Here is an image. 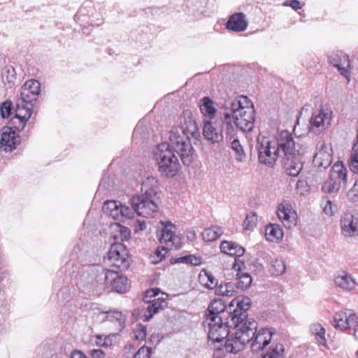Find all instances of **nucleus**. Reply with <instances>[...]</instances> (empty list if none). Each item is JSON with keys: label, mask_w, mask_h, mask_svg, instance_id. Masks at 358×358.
I'll return each mask as SVG.
<instances>
[{"label": "nucleus", "mask_w": 358, "mask_h": 358, "mask_svg": "<svg viewBox=\"0 0 358 358\" xmlns=\"http://www.w3.org/2000/svg\"><path fill=\"white\" fill-rule=\"evenodd\" d=\"M251 299L245 296H238L235 297L229 303V310L231 311L233 310V314H241L242 313H245V315L246 310H248L251 305ZM248 315H246V319L243 321V322L248 320Z\"/></svg>", "instance_id": "bb28decb"}, {"label": "nucleus", "mask_w": 358, "mask_h": 358, "mask_svg": "<svg viewBox=\"0 0 358 358\" xmlns=\"http://www.w3.org/2000/svg\"><path fill=\"white\" fill-rule=\"evenodd\" d=\"M286 266L285 262L282 259H274L271 261L269 272L274 276H279L285 272Z\"/></svg>", "instance_id": "a19ab883"}, {"label": "nucleus", "mask_w": 358, "mask_h": 358, "mask_svg": "<svg viewBox=\"0 0 358 358\" xmlns=\"http://www.w3.org/2000/svg\"><path fill=\"white\" fill-rule=\"evenodd\" d=\"M20 142V137L15 130L8 127H3L0 136V149L11 152Z\"/></svg>", "instance_id": "6ab92c4d"}, {"label": "nucleus", "mask_w": 358, "mask_h": 358, "mask_svg": "<svg viewBox=\"0 0 358 358\" xmlns=\"http://www.w3.org/2000/svg\"><path fill=\"white\" fill-rule=\"evenodd\" d=\"M104 355L103 350L100 349H94L90 351V355L92 358H102Z\"/></svg>", "instance_id": "13d9d810"}, {"label": "nucleus", "mask_w": 358, "mask_h": 358, "mask_svg": "<svg viewBox=\"0 0 358 358\" xmlns=\"http://www.w3.org/2000/svg\"><path fill=\"white\" fill-rule=\"evenodd\" d=\"M278 217L283 225L288 229L296 224V214L292 206L287 201H283L278 208Z\"/></svg>", "instance_id": "a211bd4d"}, {"label": "nucleus", "mask_w": 358, "mask_h": 358, "mask_svg": "<svg viewBox=\"0 0 358 358\" xmlns=\"http://www.w3.org/2000/svg\"><path fill=\"white\" fill-rule=\"evenodd\" d=\"M348 310L336 313L334 316L332 325L336 329L344 331L347 330Z\"/></svg>", "instance_id": "f704fd0d"}, {"label": "nucleus", "mask_w": 358, "mask_h": 358, "mask_svg": "<svg viewBox=\"0 0 358 358\" xmlns=\"http://www.w3.org/2000/svg\"><path fill=\"white\" fill-rule=\"evenodd\" d=\"M12 103L10 101H6L2 103L0 112L3 118L8 117L11 113Z\"/></svg>", "instance_id": "864d4df0"}, {"label": "nucleus", "mask_w": 358, "mask_h": 358, "mask_svg": "<svg viewBox=\"0 0 358 358\" xmlns=\"http://www.w3.org/2000/svg\"><path fill=\"white\" fill-rule=\"evenodd\" d=\"M97 340H98V341H96V343H97V344H99V345H101V346H104V345H106L105 342L102 343V337H101V336H98V337H97Z\"/></svg>", "instance_id": "0e129e2a"}, {"label": "nucleus", "mask_w": 358, "mask_h": 358, "mask_svg": "<svg viewBox=\"0 0 358 358\" xmlns=\"http://www.w3.org/2000/svg\"><path fill=\"white\" fill-rule=\"evenodd\" d=\"M231 148L236 152V159L238 162H243L245 157L243 146L238 139H234L231 142Z\"/></svg>", "instance_id": "a18cd8bd"}, {"label": "nucleus", "mask_w": 358, "mask_h": 358, "mask_svg": "<svg viewBox=\"0 0 358 358\" xmlns=\"http://www.w3.org/2000/svg\"><path fill=\"white\" fill-rule=\"evenodd\" d=\"M342 234L345 236L358 235V219L351 214H345L341 220Z\"/></svg>", "instance_id": "5701e85b"}, {"label": "nucleus", "mask_w": 358, "mask_h": 358, "mask_svg": "<svg viewBox=\"0 0 358 358\" xmlns=\"http://www.w3.org/2000/svg\"><path fill=\"white\" fill-rule=\"evenodd\" d=\"M154 155L158 171L162 176L171 178L177 174L180 167L178 157L172 150L169 149L166 143H163L158 145L154 152Z\"/></svg>", "instance_id": "0eeeda50"}, {"label": "nucleus", "mask_w": 358, "mask_h": 358, "mask_svg": "<svg viewBox=\"0 0 358 358\" xmlns=\"http://www.w3.org/2000/svg\"><path fill=\"white\" fill-rule=\"evenodd\" d=\"M334 283L344 291L355 290L358 286L357 281L352 275L344 271L336 274L334 278Z\"/></svg>", "instance_id": "b1692460"}, {"label": "nucleus", "mask_w": 358, "mask_h": 358, "mask_svg": "<svg viewBox=\"0 0 358 358\" xmlns=\"http://www.w3.org/2000/svg\"><path fill=\"white\" fill-rule=\"evenodd\" d=\"M3 80L10 85H14L19 80L16 76L15 69H6L5 73H3Z\"/></svg>", "instance_id": "8fccbe9b"}, {"label": "nucleus", "mask_w": 358, "mask_h": 358, "mask_svg": "<svg viewBox=\"0 0 358 358\" xmlns=\"http://www.w3.org/2000/svg\"><path fill=\"white\" fill-rule=\"evenodd\" d=\"M347 173L348 171L342 164L336 163L331 169L329 178L323 183L322 190L328 194L337 193L342 185L346 184Z\"/></svg>", "instance_id": "1a4fd4ad"}, {"label": "nucleus", "mask_w": 358, "mask_h": 358, "mask_svg": "<svg viewBox=\"0 0 358 358\" xmlns=\"http://www.w3.org/2000/svg\"><path fill=\"white\" fill-rule=\"evenodd\" d=\"M159 290L157 288L147 290L144 294L143 300L147 305L145 308L144 321H149L153 315L164 309L166 306V302L163 296H159ZM166 294L162 293V296Z\"/></svg>", "instance_id": "9d476101"}, {"label": "nucleus", "mask_w": 358, "mask_h": 358, "mask_svg": "<svg viewBox=\"0 0 358 358\" xmlns=\"http://www.w3.org/2000/svg\"><path fill=\"white\" fill-rule=\"evenodd\" d=\"M265 237L271 242H277L283 237V231L280 225L270 224L265 227Z\"/></svg>", "instance_id": "7c9ffc66"}, {"label": "nucleus", "mask_w": 358, "mask_h": 358, "mask_svg": "<svg viewBox=\"0 0 358 358\" xmlns=\"http://www.w3.org/2000/svg\"><path fill=\"white\" fill-rule=\"evenodd\" d=\"M348 325L347 330H353V335L356 337V332L358 329V315L351 310H348Z\"/></svg>", "instance_id": "37998d69"}, {"label": "nucleus", "mask_w": 358, "mask_h": 358, "mask_svg": "<svg viewBox=\"0 0 358 358\" xmlns=\"http://www.w3.org/2000/svg\"><path fill=\"white\" fill-rule=\"evenodd\" d=\"M175 263H183L192 266H199L201 264V258L195 255H189L181 257L175 260Z\"/></svg>", "instance_id": "c03bdc74"}, {"label": "nucleus", "mask_w": 358, "mask_h": 358, "mask_svg": "<svg viewBox=\"0 0 358 358\" xmlns=\"http://www.w3.org/2000/svg\"><path fill=\"white\" fill-rule=\"evenodd\" d=\"M188 123L185 128H172L170 131L169 143H166L169 149L172 150L174 153L176 152L185 166H189L192 163L194 153L188 133L193 135L198 130L196 121L192 117H189Z\"/></svg>", "instance_id": "7ed1b4c3"}, {"label": "nucleus", "mask_w": 358, "mask_h": 358, "mask_svg": "<svg viewBox=\"0 0 358 358\" xmlns=\"http://www.w3.org/2000/svg\"><path fill=\"white\" fill-rule=\"evenodd\" d=\"M152 349L147 346L141 347L135 354L134 358H150Z\"/></svg>", "instance_id": "5fc2aeb1"}, {"label": "nucleus", "mask_w": 358, "mask_h": 358, "mask_svg": "<svg viewBox=\"0 0 358 358\" xmlns=\"http://www.w3.org/2000/svg\"><path fill=\"white\" fill-rule=\"evenodd\" d=\"M223 233L222 228L213 226L206 229L202 233L203 239L206 242H211L217 240Z\"/></svg>", "instance_id": "58836bf2"}, {"label": "nucleus", "mask_w": 358, "mask_h": 358, "mask_svg": "<svg viewBox=\"0 0 358 358\" xmlns=\"http://www.w3.org/2000/svg\"><path fill=\"white\" fill-rule=\"evenodd\" d=\"M304 155H291L282 158L283 166L287 175L296 177L303 168V156Z\"/></svg>", "instance_id": "aec40b11"}, {"label": "nucleus", "mask_w": 358, "mask_h": 358, "mask_svg": "<svg viewBox=\"0 0 358 358\" xmlns=\"http://www.w3.org/2000/svg\"><path fill=\"white\" fill-rule=\"evenodd\" d=\"M248 24L245 15L243 13H237L229 17L226 26L228 29L240 32L245 31Z\"/></svg>", "instance_id": "cd10ccee"}, {"label": "nucleus", "mask_w": 358, "mask_h": 358, "mask_svg": "<svg viewBox=\"0 0 358 358\" xmlns=\"http://www.w3.org/2000/svg\"><path fill=\"white\" fill-rule=\"evenodd\" d=\"M87 357L80 351L75 350L71 354V358H86Z\"/></svg>", "instance_id": "680f3d73"}, {"label": "nucleus", "mask_w": 358, "mask_h": 358, "mask_svg": "<svg viewBox=\"0 0 358 358\" xmlns=\"http://www.w3.org/2000/svg\"><path fill=\"white\" fill-rule=\"evenodd\" d=\"M252 333L250 341V349L252 352L257 353L263 350L271 343L275 331L271 328H262L257 331V322H256V327Z\"/></svg>", "instance_id": "ddd939ff"}, {"label": "nucleus", "mask_w": 358, "mask_h": 358, "mask_svg": "<svg viewBox=\"0 0 358 358\" xmlns=\"http://www.w3.org/2000/svg\"><path fill=\"white\" fill-rule=\"evenodd\" d=\"M257 223V216L255 213H250L246 215L243 222V227L245 229L251 230L256 227Z\"/></svg>", "instance_id": "de8ad7c7"}, {"label": "nucleus", "mask_w": 358, "mask_h": 358, "mask_svg": "<svg viewBox=\"0 0 358 358\" xmlns=\"http://www.w3.org/2000/svg\"><path fill=\"white\" fill-rule=\"evenodd\" d=\"M316 150L313 161V164L320 170L326 169L332 163V148L324 141H320L317 145Z\"/></svg>", "instance_id": "f3484780"}, {"label": "nucleus", "mask_w": 358, "mask_h": 358, "mask_svg": "<svg viewBox=\"0 0 358 358\" xmlns=\"http://www.w3.org/2000/svg\"><path fill=\"white\" fill-rule=\"evenodd\" d=\"M236 286L233 282H226L224 284H220L219 286L215 287V293L217 295L231 297L236 292Z\"/></svg>", "instance_id": "4c0bfd02"}, {"label": "nucleus", "mask_w": 358, "mask_h": 358, "mask_svg": "<svg viewBox=\"0 0 358 358\" xmlns=\"http://www.w3.org/2000/svg\"><path fill=\"white\" fill-rule=\"evenodd\" d=\"M188 123L185 128H172L170 131L169 143H166L169 149L172 150L174 153L176 152L185 166H189L192 163L194 153L188 133L193 135L198 130L196 121L192 117H189Z\"/></svg>", "instance_id": "20e7f679"}, {"label": "nucleus", "mask_w": 358, "mask_h": 358, "mask_svg": "<svg viewBox=\"0 0 358 358\" xmlns=\"http://www.w3.org/2000/svg\"><path fill=\"white\" fill-rule=\"evenodd\" d=\"M223 117V123L222 131H224L227 136H234L238 128L234 122V116H231L229 113H224Z\"/></svg>", "instance_id": "c9c22d12"}, {"label": "nucleus", "mask_w": 358, "mask_h": 358, "mask_svg": "<svg viewBox=\"0 0 358 358\" xmlns=\"http://www.w3.org/2000/svg\"><path fill=\"white\" fill-rule=\"evenodd\" d=\"M332 111L328 107H322L317 112L313 113L310 120V131L317 133L325 130L331 124Z\"/></svg>", "instance_id": "4468645a"}, {"label": "nucleus", "mask_w": 358, "mask_h": 358, "mask_svg": "<svg viewBox=\"0 0 358 358\" xmlns=\"http://www.w3.org/2000/svg\"><path fill=\"white\" fill-rule=\"evenodd\" d=\"M164 226L161 235L159 238V242L164 244V246L172 249H179L182 246L181 238L176 234V227L170 222H161Z\"/></svg>", "instance_id": "dca6fc26"}, {"label": "nucleus", "mask_w": 358, "mask_h": 358, "mask_svg": "<svg viewBox=\"0 0 358 358\" xmlns=\"http://www.w3.org/2000/svg\"><path fill=\"white\" fill-rule=\"evenodd\" d=\"M145 222L141 223V229H143V227H145Z\"/></svg>", "instance_id": "69168bd1"}, {"label": "nucleus", "mask_w": 358, "mask_h": 358, "mask_svg": "<svg viewBox=\"0 0 358 358\" xmlns=\"http://www.w3.org/2000/svg\"><path fill=\"white\" fill-rule=\"evenodd\" d=\"M220 250L222 252L231 256L240 257L245 253V249L238 243L232 241H222L220 244Z\"/></svg>", "instance_id": "c85d7f7f"}, {"label": "nucleus", "mask_w": 358, "mask_h": 358, "mask_svg": "<svg viewBox=\"0 0 358 358\" xmlns=\"http://www.w3.org/2000/svg\"><path fill=\"white\" fill-rule=\"evenodd\" d=\"M200 110L201 113L209 119H213L216 113L213 101L208 96L203 97L200 101Z\"/></svg>", "instance_id": "72a5a7b5"}, {"label": "nucleus", "mask_w": 358, "mask_h": 358, "mask_svg": "<svg viewBox=\"0 0 358 358\" xmlns=\"http://www.w3.org/2000/svg\"><path fill=\"white\" fill-rule=\"evenodd\" d=\"M97 318L100 322L106 323L113 334H118L124 328L127 320L126 315L117 310L100 312Z\"/></svg>", "instance_id": "f8f14e48"}, {"label": "nucleus", "mask_w": 358, "mask_h": 358, "mask_svg": "<svg viewBox=\"0 0 358 358\" xmlns=\"http://www.w3.org/2000/svg\"><path fill=\"white\" fill-rule=\"evenodd\" d=\"M350 168L354 173L358 172V143H355L350 159Z\"/></svg>", "instance_id": "49530a36"}, {"label": "nucleus", "mask_w": 358, "mask_h": 358, "mask_svg": "<svg viewBox=\"0 0 358 358\" xmlns=\"http://www.w3.org/2000/svg\"><path fill=\"white\" fill-rule=\"evenodd\" d=\"M310 331L311 334L315 336V338L317 343L322 345L326 344V338L324 336L325 329L320 324L315 323L311 324Z\"/></svg>", "instance_id": "ea45409f"}, {"label": "nucleus", "mask_w": 358, "mask_h": 358, "mask_svg": "<svg viewBox=\"0 0 358 358\" xmlns=\"http://www.w3.org/2000/svg\"><path fill=\"white\" fill-rule=\"evenodd\" d=\"M147 336V329L141 324H136L134 329V337L136 340L143 341Z\"/></svg>", "instance_id": "09e8293b"}, {"label": "nucleus", "mask_w": 358, "mask_h": 358, "mask_svg": "<svg viewBox=\"0 0 358 358\" xmlns=\"http://www.w3.org/2000/svg\"><path fill=\"white\" fill-rule=\"evenodd\" d=\"M86 358H87V357H86Z\"/></svg>", "instance_id": "338daca9"}, {"label": "nucleus", "mask_w": 358, "mask_h": 358, "mask_svg": "<svg viewBox=\"0 0 358 358\" xmlns=\"http://www.w3.org/2000/svg\"><path fill=\"white\" fill-rule=\"evenodd\" d=\"M158 181L153 176L142 182V194L134 196L131 203L133 210L140 216L152 217L159 210L157 203Z\"/></svg>", "instance_id": "39448f33"}, {"label": "nucleus", "mask_w": 358, "mask_h": 358, "mask_svg": "<svg viewBox=\"0 0 358 358\" xmlns=\"http://www.w3.org/2000/svg\"><path fill=\"white\" fill-rule=\"evenodd\" d=\"M172 250L164 245L158 247L155 252L150 256V261L153 264H157L165 258L169 250Z\"/></svg>", "instance_id": "79ce46f5"}, {"label": "nucleus", "mask_w": 358, "mask_h": 358, "mask_svg": "<svg viewBox=\"0 0 358 358\" xmlns=\"http://www.w3.org/2000/svg\"><path fill=\"white\" fill-rule=\"evenodd\" d=\"M120 206H121V203L119 202V205L117 206V207L115 208V210L113 211V214H111L110 217H113V219L115 220H118L120 219Z\"/></svg>", "instance_id": "052dcab7"}, {"label": "nucleus", "mask_w": 358, "mask_h": 358, "mask_svg": "<svg viewBox=\"0 0 358 358\" xmlns=\"http://www.w3.org/2000/svg\"><path fill=\"white\" fill-rule=\"evenodd\" d=\"M338 71H339L340 74L342 75L343 77H345L347 80H348V82H350V69H337Z\"/></svg>", "instance_id": "bf43d9fd"}, {"label": "nucleus", "mask_w": 358, "mask_h": 358, "mask_svg": "<svg viewBox=\"0 0 358 358\" xmlns=\"http://www.w3.org/2000/svg\"><path fill=\"white\" fill-rule=\"evenodd\" d=\"M285 347L281 343H272L261 358H285Z\"/></svg>", "instance_id": "2f4dec72"}, {"label": "nucleus", "mask_w": 358, "mask_h": 358, "mask_svg": "<svg viewBox=\"0 0 358 358\" xmlns=\"http://www.w3.org/2000/svg\"><path fill=\"white\" fill-rule=\"evenodd\" d=\"M104 262L121 270L127 269L129 261L125 247L122 243L112 244L107 256L104 257Z\"/></svg>", "instance_id": "9b49d317"}, {"label": "nucleus", "mask_w": 358, "mask_h": 358, "mask_svg": "<svg viewBox=\"0 0 358 358\" xmlns=\"http://www.w3.org/2000/svg\"><path fill=\"white\" fill-rule=\"evenodd\" d=\"M230 314L223 322L222 316H214L210 319H206L204 324L207 323L208 326V338L213 343H220L229 335V327L234 326L231 320Z\"/></svg>", "instance_id": "6e6552de"}, {"label": "nucleus", "mask_w": 358, "mask_h": 358, "mask_svg": "<svg viewBox=\"0 0 358 358\" xmlns=\"http://www.w3.org/2000/svg\"><path fill=\"white\" fill-rule=\"evenodd\" d=\"M119 205V202L116 201H107L104 203L103 206V212L106 215L110 217L111 214H113V211Z\"/></svg>", "instance_id": "603ef678"}, {"label": "nucleus", "mask_w": 358, "mask_h": 358, "mask_svg": "<svg viewBox=\"0 0 358 358\" xmlns=\"http://www.w3.org/2000/svg\"><path fill=\"white\" fill-rule=\"evenodd\" d=\"M245 268L244 262L235 259L233 264V268L238 273L236 274L237 282L235 285L236 289L241 290H245L248 289L252 282V278L251 275L248 273L242 272V270Z\"/></svg>", "instance_id": "4be33fe9"}, {"label": "nucleus", "mask_w": 358, "mask_h": 358, "mask_svg": "<svg viewBox=\"0 0 358 358\" xmlns=\"http://www.w3.org/2000/svg\"><path fill=\"white\" fill-rule=\"evenodd\" d=\"M236 126L244 132L251 131L255 121L252 102L245 96H239L230 103Z\"/></svg>", "instance_id": "423d86ee"}, {"label": "nucleus", "mask_w": 358, "mask_h": 358, "mask_svg": "<svg viewBox=\"0 0 358 358\" xmlns=\"http://www.w3.org/2000/svg\"><path fill=\"white\" fill-rule=\"evenodd\" d=\"M104 282L112 291L124 293L127 290L128 279L126 276L120 275L117 271L103 269Z\"/></svg>", "instance_id": "2eb2a0df"}, {"label": "nucleus", "mask_w": 358, "mask_h": 358, "mask_svg": "<svg viewBox=\"0 0 358 358\" xmlns=\"http://www.w3.org/2000/svg\"><path fill=\"white\" fill-rule=\"evenodd\" d=\"M323 210L326 215L332 216L336 211V206L331 201L327 200L323 205Z\"/></svg>", "instance_id": "6e6d98bb"}, {"label": "nucleus", "mask_w": 358, "mask_h": 358, "mask_svg": "<svg viewBox=\"0 0 358 358\" xmlns=\"http://www.w3.org/2000/svg\"><path fill=\"white\" fill-rule=\"evenodd\" d=\"M40 83L34 79L27 81L21 89V96L19 99L24 101L26 103H31L36 101L40 93Z\"/></svg>", "instance_id": "412c9836"}, {"label": "nucleus", "mask_w": 358, "mask_h": 358, "mask_svg": "<svg viewBox=\"0 0 358 358\" xmlns=\"http://www.w3.org/2000/svg\"><path fill=\"white\" fill-rule=\"evenodd\" d=\"M352 192L358 194V178L356 180L352 188Z\"/></svg>", "instance_id": "e2e57ef3"}, {"label": "nucleus", "mask_w": 358, "mask_h": 358, "mask_svg": "<svg viewBox=\"0 0 358 358\" xmlns=\"http://www.w3.org/2000/svg\"><path fill=\"white\" fill-rule=\"evenodd\" d=\"M133 208L131 209L129 206L122 205L121 203L120 206V215L119 220L121 222H124L126 220L131 219L134 217V213Z\"/></svg>", "instance_id": "3c124183"}, {"label": "nucleus", "mask_w": 358, "mask_h": 358, "mask_svg": "<svg viewBox=\"0 0 358 358\" xmlns=\"http://www.w3.org/2000/svg\"><path fill=\"white\" fill-rule=\"evenodd\" d=\"M32 111V103H26L24 101L19 99H17L15 117L19 119L23 125L31 117Z\"/></svg>", "instance_id": "a878e982"}, {"label": "nucleus", "mask_w": 358, "mask_h": 358, "mask_svg": "<svg viewBox=\"0 0 358 358\" xmlns=\"http://www.w3.org/2000/svg\"><path fill=\"white\" fill-rule=\"evenodd\" d=\"M199 280L201 285L208 289H213L216 287L217 280L210 272L202 271L199 275Z\"/></svg>", "instance_id": "e433bc0d"}, {"label": "nucleus", "mask_w": 358, "mask_h": 358, "mask_svg": "<svg viewBox=\"0 0 358 358\" xmlns=\"http://www.w3.org/2000/svg\"><path fill=\"white\" fill-rule=\"evenodd\" d=\"M257 148L260 163L273 166L278 157L291 156V155H305L308 147L301 140L295 141L292 134L287 131H280L276 138L272 140L268 138L257 139Z\"/></svg>", "instance_id": "f257e3e1"}, {"label": "nucleus", "mask_w": 358, "mask_h": 358, "mask_svg": "<svg viewBox=\"0 0 358 358\" xmlns=\"http://www.w3.org/2000/svg\"><path fill=\"white\" fill-rule=\"evenodd\" d=\"M203 135L211 143H218L222 140L221 129L217 127L214 122L205 121L203 127Z\"/></svg>", "instance_id": "393cba45"}, {"label": "nucleus", "mask_w": 358, "mask_h": 358, "mask_svg": "<svg viewBox=\"0 0 358 358\" xmlns=\"http://www.w3.org/2000/svg\"><path fill=\"white\" fill-rule=\"evenodd\" d=\"M225 305L221 299H215L210 303L208 308V314L206 319H210L214 316H225Z\"/></svg>", "instance_id": "473e14b6"}, {"label": "nucleus", "mask_w": 358, "mask_h": 358, "mask_svg": "<svg viewBox=\"0 0 358 358\" xmlns=\"http://www.w3.org/2000/svg\"><path fill=\"white\" fill-rule=\"evenodd\" d=\"M283 5L286 6H290L294 10H297L301 9L302 8V5L297 0H287V1H285Z\"/></svg>", "instance_id": "4d7b16f0"}, {"label": "nucleus", "mask_w": 358, "mask_h": 358, "mask_svg": "<svg viewBox=\"0 0 358 358\" xmlns=\"http://www.w3.org/2000/svg\"><path fill=\"white\" fill-rule=\"evenodd\" d=\"M329 61L333 67H350L348 55L342 51L332 53Z\"/></svg>", "instance_id": "c756f323"}, {"label": "nucleus", "mask_w": 358, "mask_h": 358, "mask_svg": "<svg viewBox=\"0 0 358 358\" xmlns=\"http://www.w3.org/2000/svg\"><path fill=\"white\" fill-rule=\"evenodd\" d=\"M246 319L245 313L239 315L233 314L231 316L232 324H234V332H229L225 338V350L230 353L236 354L243 350L247 343H249L252 336V331L256 327V321L250 318Z\"/></svg>", "instance_id": "f03ea898"}]
</instances>
